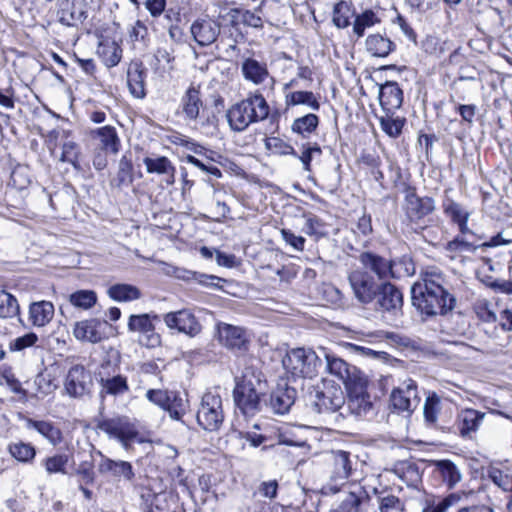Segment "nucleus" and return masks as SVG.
<instances>
[{
    "label": "nucleus",
    "mask_w": 512,
    "mask_h": 512,
    "mask_svg": "<svg viewBox=\"0 0 512 512\" xmlns=\"http://www.w3.org/2000/svg\"><path fill=\"white\" fill-rule=\"evenodd\" d=\"M380 23V18L371 9H367L355 16L353 23V32L358 38L363 37L367 28L373 27Z\"/></svg>",
    "instance_id": "49530a36"
},
{
    "label": "nucleus",
    "mask_w": 512,
    "mask_h": 512,
    "mask_svg": "<svg viewBox=\"0 0 512 512\" xmlns=\"http://www.w3.org/2000/svg\"><path fill=\"white\" fill-rule=\"evenodd\" d=\"M110 369L114 370L115 367H112L110 362L103 363L96 374V379L100 385L99 395L102 399L107 395H122L129 390L127 378L118 373H111Z\"/></svg>",
    "instance_id": "dca6fc26"
},
{
    "label": "nucleus",
    "mask_w": 512,
    "mask_h": 512,
    "mask_svg": "<svg viewBox=\"0 0 512 512\" xmlns=\"http://www.w3.org/2000/svg\"><path fill=\"white\" fill-rule=\"evenodd\" d=\"M181 106L187 119L196 120L202 107L200 91L194 86L189 87L181 99Z\"/></svg>",
    "instance_id": "c9c22d12"
},
{
    "label": "nucleus",
    "mask_w": 512,
    "mask_h": 512,
    "mask_svg": "<svg viewBox=\"0 0 512 512\" xmlns=\"http://www.w3.org/2000/svg\"><path fill=\"white\" fill-rule=\"evenodd\" d=\"M383 113L378 117L382 130L388 136L397 138L402 132L405 118L395 116V112L383 111Z\"/></svg>",
    "instance_id": "79ce46f5"
},
{
    "label": "nucleus",
    "mask_w": 512,
    "mask_h": 512,
    "mask_svg": "<svg viewBox=\"0 0 512 512\" xmlns=\"http://www.w3.org/2000/svg\"><path fill=\"white\" fill-rule=\"evenodd\" d=\"M241 74L244 80L257 86L270 78L266 62L259 61L253 57H246L242 60Z\"/></svg>",
    "instance_id": "cd10ccee"
},
{
    "label": "nucleus",
    "mask_w": 512,
    "mask_h": 512,
    "mask_svg": "<svg viewBox=\"0 0 512 512\" xmlns=\"http://www.w3.org/2000/svg\"><path fill=\"white\" fill-rule=\"evenodd\" d=\"M94 137L99 138L103 150L117 154L120 149V139L115 127L107 125L97 128L92 132Z\"/></svg>",
    "instance_id": "e433bc0d"
},
{
    "label": "nucleus",
    "mask_w": 512,
    "mask_h": 512,
    "mask_svg": "<svg viewBox=\"0 0 512 512\" xmlns=\"http://www.w3.org/2000/svg\"><path fill=\"white\" fill-rule=\"evenodd\" d=\"M19 314L17 299L5 290H0V317L11 318Z\"/></svg>",
    "instance_id": "6e6d98bb"
},
{
    "label": "nucleus",
    "mask_w": 512,
    "mask_h": 512,
    "mask_svg": "<svg viewBox=\"0 0 512 512\" xmlns=\"http://www.w3.org/2000/svg\"><path fill=\"white\" fill-rule=\"evenodd\" d=\"M99 54L107 67H115L121 61L122 48L115 41H106L100 44Z\"/></svg>",
    "instance_id": "c03bdc74"
},
{
    "label": "nucleus",
    "mask_w": 512,
    "mask_h": 512,
    "mask_svg": "<svg viewBox=\"0 0 512 512\" xmlns=\"http://www.w3.org/2000/svg\"><path fill=\"white\" fill-rule=\"evenodd\" d=\"M97 453L100 456L97 468L101 475L111 476L117 481L133 482L135 479V471L130 462L111 459L105 456L101 451Z\"/></svg>",
    "instance_id": "412c9836"
},
{
    "label": "nucleus",
    "mask_w": 512,
    "mask_h": 512,
    "mask_svg": "<svg viewBox=\"0 0 512 512\" xmlns=\"http://www.w3.org/2000/svg\"><path fill=\"white\" fill-rule=\"evenodd\" d=\"M391 472L409 487H418L422 481L419 466L412 461L404 460L395 463Z\"/></svg>",
    "instance_id": "72a5a7b5"
},
{
    "label": "nucleus",
    "mask_w": 512,
    "mask_h": 512,
    "mask_svg": "<svg viewBox=\"0 0 512 512\" xmlns=\"http://www.w3.org/2000/svg\"><path fill=\"white\" fill-rule=\"evenodd\" d=\"M163 321L170 330H177L178 333L185 334L191 338L197 336L202 331L201 323L194 313L187 308L164 314Z\"/></svg>",
    "instance_id": "2eb2a0df"
},
{
    "label": "nucleus",
    "mask_w": 512,
    "mask_h": 512,
    "mask_svg": "<svg viewBox=\"0 0 512 512\" xmlns=\"http://www.w3.org/2000/svg\"><path fill=\"white\" fill-rule=\"evenodd\" d=\"M282 363L294 378H313L322 365V355L310 348H295L287 352Z\"/></svg>",
    "instance_id": "39448f33"
},
{
    "label": "nucleus",
    "mask_w": 512,
    "mask_h": 512,
    "mask_svg": "<svg viewBox=\"0 0 512 512\" xmlns=\"http://www.w3.org/2000/svg\"><path fill=\"white\" fill-rule=\"evenodd\" d=\"M270 107L259 91L250 92L246 98L233 104L227 110V120L235 132L245 131L251 124L268 118Z\"/></svg>",
    "instance_id": "f03ea898"
},
{
    "label": "nucleus",
    "mask_w": 512,
    "mask_h": 512,
    "mask_svg": "<svg viewBox=\"0 0 512 512\" xmlns=\"http://www.w3.org/2000/svg\"><path fill=\"white\" fill-rule=\"evenodd\" d=\"M478 249V244L470 241L468 238L464 236H456L453 240L449 241L445 246V250L450 254H457L462 252H475ZM451 258H454V255H451Z\"/></svg>",
    "instance_id": "4d7b16f0"
},
{
    "label": "nucleus",
    "mask_w": 512,
    "mask_h": 512,
    "mask_svg": "<svg viewBox=\"0 0 512 512\" xmlns=\"http://www.w3.org/2000/svg\"><path fill=\"white\" fill-rule=\"evenodd\" d=\"M169 396V401L161 409L168 412L171 419L179 421L186 412V401L177 391H171Z\"/></svg>",
    "instance_id": "09e8293b"
},
{
    "label": "nucleus",
    "mask_w": 512,
    "mask_h": 512,
    "mask_svg": "<svg viewBox=\"0 0 512 512\" xmlns=\"http://www.w3.org/2000/svg\"><path fill=\"white\" fill-rule=\"evenodd\" d=\"M143 163L150 174H175L176 171L172 162L165 156L145 157Z\"/></svg>",
    "instance_id": "de8ad7c7"
},
{
    "label": "nucleus",
    "mask_w": 512,
    "mask_h": 512,
    "mask_svg": "<svg viewBox=\"0 0 512 512\" xmlns=\"http://www.w3.org/2000/svg\"><path fill=\"white\" fill-rule=\"evenodd\" d=\"M485 413L475 409L462 410L456 420V426L459 434L463 438H472V434L476 433L483 422Z\"/></svg>",
    "instance_id": "a878e982"
},
{
    "label": "nucleus",
    "mask_w": 512,
    "mask_h": 512,
    "mask_svg": "<svg viewBox=\"0 0 512 512\" xmlns=\"http://www.w3.org/2000/svg\"><path fill=\"white\" fill-rule=\"evenodd\" d=\"M323 489L326 494H338L335 512H367L369 494L356 480L343 485L326 484Z\"/></svg>",
    "instance_id": "20e7f679"
},
{
    "label": "nucleus",
    "mask_w": 512,
    "mask_h": 512,
    "mask_svg": "<svg viewBox=\"0 0 512 512\" xmlns=\"http://www.w3.org/2000/svg\"><path fill=\"white\" fill-rule=\"evenodd\" d=\"M97 428L109 435V437L117 439L126 449L139 434L133 424H131L126 418L120 417L103 419L98 422Z\"/></svg>",
    "instance_id": "f3484780"
},
{
    "label": "nucleus",
    "mask_w": 512,
    "mask_h": 512,
    "mask_svg": "<svg viewBox=\"0 0 512 512\" xmlns=\"http://www.w3.org/2000/svg\"><path fill=\"white\" fill-rule=\"evenodd\" d=\"M297 392L295 388L289 387L286 382L278 383L270 395V407L276 414L283 415L289 412L294 404Z\"/></svg>",
    "instance_id": "393cba45"
},
{
    "label": "nucleus",
    "mask_w": 512,
    "mask_h": 512,
    "mask_svg": "<svg viewBox=\"0 0 512 512\" xmlns=\"http://www.w3.org/2000/svg\"><path fill=\"white\" fill-rule=\"evenodd\" d=\"M435 468L443 483L449 489L454 488L462 479L460 470L451 460L444 459L436 461Z\"/></svg>",
    "instance_id": "4c0bfd02"
},
{
    "label": "nucleus",
    "mask_w": 512,
    "mask_h": 512,
    "mask_svg": "<svg viewBox=\"0 0 512 512\" xmlns=\"http://www.w3.org/2000/svg\"><path fill=\"white\" fill-rule=\"evenodd\" d=\"M54 305L50 301L32 302L29 306V322L35 327L46 326L54 317Z\"/></svg>",
    "instance_id": "473e14b6"
},
{
    "label": "nucleus",
    "mask_w": 512,
    "mask_h": 512,
    "mask_svg": "<svg viewBox=\"0 0 512 512\" xmlns=\"http://www.w3.org/2000/svg\"><path fill=\"white\" fill-rule=\"evenodd\" d=\"M347 278L353 295L359 303L368 305L375 300L380 283L372 274L356 268L349 272Z\"/></svg>",
    "instance_id": "9b49d317"
},
{
    "label": "nucleus",
    "mask_w": 512,
    "mask_h": 512,
    "mask_svg": "<svg viewBox=\"0 0 512 512\" xmlns=\"http://www.w3.org/2000/svg\"><path fill=\"white\" fill-rule=\"evenodd\" d=\"M68 462V457L64 454H57L48 457L44 461V467L49 474L64 473Z\"/></svg>",
    "instance_id": "774afa93"
},
{
    "label": "nucleus",
    "mask_w": 512,
    "mask_h": 512,
    "mask_svg": "<svg viewBox=\"0 0 512 512\" xmlns=\"http://www.w3.org/2000/svg\"><path fill=\"white\" fill-rule=\"evenodd\" d=\"M405 203H406V215L410 222L415 224V230L424 229L425 227L420 225V221L426 216L433 213L435 210V201L432 197L424 196L420 197L416 193V188L407 185L404 189Z\"/></svg>",
    "instance_id": "f8f14e48"
},
{
    "label": "nucleus",
    "mask_w": 512,
    "mask_h": 512,
    "mask_svg": "<svg viewBox=\"0 0 512 512\" xmlns=\"http://www.w3.org/2000/svg\"><path fill=\"white\" fill-rule=\"evenodd\" d=\"M80 148L74 141H66L62 145V154L60 160L62 162L70 163L74 168L80 169L78 157Z\"/></svg>",
    "instance_id": "680f3d73"
},
{
    "label": "nucleus",
    "mask_w": 512,
    "mask_h": 512,
    "mask_svg": "<svg viewBox=\"0 0 512 512\" xmlns=\"http://www.w3.org/2000/svg\"><path fill=\"white\" fill-rule=\"evenodd\" d=\"M352 231L358 237V244L362 248L368 247L371 234L373 233L371 215L364 214L360 217L356 224V229H353Z\"/></svg>",
    "instance_id": "8fccbe9b"
},
{
    "label": "nucleus",
    "mask_w": 512,
    "mask_h": 512,
    "mask_svg": "<svg viewBox=\"0 0 512 512\" xmlns=\"http://www.w3.org/2000/svg\"><path fill=\"white\" fill-rule=\"evenodd\" d=\"M319 117L314 113H308L304 116L294 119L291 125L293 133L303 138H309L319 126Z\"/></svg>",
    "instance_id": "58836bf2"
},
{
    "label": "nucleus",
    "mask_w": 512,
    "mask_h": 512,
    "mask_svg": "<svg viewBox=\"0 0 512 512\" xmlns=\"http://www.w3.org/2000/svg\"><path fill=\"white\" fill-rule=\"evenodd\" d=\"M350 16V7L347 3L340 2L334 7L332 21L337 28H347L350 25Z\"/></svg>",
    "instance_id": "052dcab7"
},
{
    "label": "nucleus",
    "mask_w": 512,
    "mask_h": 512,
    "mask_svg": "<svg viewBox=\"0 0 512 512\" xmlns=\"http://www.w3.org/2000/svg\"><path fill=\"white\" fill-rule=\"evenodd\" d=\"M421 48L426 54L435 57H441L446 51L445 42L435 35H427L421 42Z\"/></svg>",
    "instance_id": "bf43d9fd"
},
{
    "label": "nucleus",
    "mask_w": 512,
    "mask_h": 512,
    "mask_svg": "<svg viewBox=\"0 0 512 512\" xmlns=\"http://www.w3.org/2000/svg\"><path fill=\"white\" fill-rule=\"evenodd\" d=\"M462 498L460 493H450L445 497L430 495L424 500L422 512H447V510L457 505Z\"/></svg>",
    "instance_id": "f704fd0d"
},
{
    "label": "nucleus",
    "mask_w": 512,
    "mask_h": 512,
    "mask_svg": "<svg viewBox=\"0 0 512 512\" xmlns=\"http://www.w3.org/2000/svg\"><path fill=\"white\" fill-rule=\"evenodd\" d=\"M107 293L117 302H129L141 298V291L131 284H114L108 288Z\"/></svg>",
    "instance_id": "ea45409f"
},
{
    "label": "nucleus",
    "mask_w": 512,
    "mask_h": 512,
    "mask_svg": "<svg viewBox=\"0 0 512 512\" xmlns=\"http://www.w3.org/2000/svg\"><path fill=\"white\" fill-rule=\"evenodd\" d=\"M93 389V379L90 371L83 365L71 366L64 379V391L71 398L82 399L89 396Z\"/></svg>",
    "instance_id": "ddd939ff"
},
{
    "label": "nucleus",
    "mask_w": 512,
    "mask_h": 512,
    "mask_svg": "<svg viewBox=\"0 0 512 512\" xmlns=\"http://www.w3.org/2000/svg\"><path fill=\"white\" fill-rule=\"evenodd\" d=\"M378 501L380 512H404V504L392 494L381 495Z\"/></svg>",
    "instance_id": "69168bd1"
},
{
    "label": "nucleus",
    "mask_w": 512,
    "mask_h": 512,
    "mask_svg": "<svg viewBox=\"0 0 512 512\" xmlns=\"http://www.w3.org/2000/svg\"><path fill=\"white\" fill-rule=\"evenodd\" d=\"M31 184L29 168L25 165H17L11 172L9 185L20 193H25Z\"/></svg>",
    "instance_id": "a18cd8bd"
},
{
    "label": "nucleus",
    "mask_w": 512,
    "mask_h": 512,
    "mask_svg": "<svg viewBox=\"0 0 512 512\" xmlns=\"http://www.w3.org/2000/svg\"><path fill=\"white\" fill-rule=\"evenodd\" d=\"M134 181L133 163L131 158L123 155L119 160L117 175L113 180V184L118 187H128Z\"/></svg>",
    "instance_id": "37998d69"
},
{
    "label": "nucleus",
    "mask_w": 512,
    "mask_h": 512,
    "mask_svg": "<svg viewBox=\"0 0 512 512\" xmlns=\"http://www.w3.org/2000/svg\"><path fill=\"white\" fill-rule=\"evenodd\" d=\"M160 321L156 313L132 314L129 316L127 327L130 332L140 335L139 342L154 348L161 344V336L155 331L154 322Z\"/></svg>",
    "instance_id": "9d476101"
},
{
    "label": "nucleus",
    "mask_w": 512,
    "mask_h": 512,
    "mask_svg": "<svg viewBox=\"0 0 512 512\" xmlns=\"http://www.w3.org/2000/svg\"><path fill=\"white\" fill-rule=\"evenodd\" d=\"M309 402L317 413H333L344 406V391L333 382H323L309 391Z\"/></svg>",
    "instance_id": "423d86ee"
},
{
    "label": "nucleus",
    "mask_w": 512,
    "mask_h": 512,
    "mask_svg": "<svg viewBox=\"0 0 512 512\" xmlns=\"http://www.w3.org/2000/svg\"><path fill=\"white\" fill-rule=\"evenodd\" d=\"M365 48L372 57L385 58L395 50L396 44L386 34L374 33L366 38Z\"/></svg>",
    "instance_id": "2f4dec72"
},
{
    "label": "nucleus",
    "mask_w": 512,
    "mask_h": 512,
    "mask_svg": "<svg viewBox=\"0 0 512 512\" xmlns=\"http://www.w3.org/2000/svg\"><path fill=\"white\" fill-rule=\"evenodd\" d=\"M287 106L306 105L314 111L320 109V102L312 91H294L290 92L285 97Z\"/></svg>",
    "instance_id": "a19ab883"
},
{
    "label": "nucleus",
    "mask_w": 512,
    "mask_h": 512,
    "mask_svg": "<svg viewBox=\"0 0 512 512\" xmlns=\"http://www.w3.org/2000/svg\"><path fill=\"white\" fill-rule=\"evenodd\" d=\"M366 378L346 387L347 399L345 403L347 409L356 416H365L372 409V401L367 390Z\"/></svg>",
    "instance_id": "aec40b11"
},
{
    "label": "nucleus",
    "mask_w": 512,
    "mask_h": 512,
    "mask_svg": "<svg viewBox=\"0 0 512 512\" xmlns=\"http://www.w3.org/2000/svg\"><path fill=\"white\" fill-rule=\"evenodd\" d=\"M319 351L326 362V372L342 381L345 388L365 378L356 366L346 362L330 349L319 347Z\"/></svg>",
    "instance_id": "6e6552de"
},
{
    "label": "nucleus",
    "mask_w": 512,
    "mask_h": 512,
    "mask_svg": "<svg viewBox=\"0 0 512 512\" xmlns=\"http://www.w3.org/2000/svg\"><path fill=\"white\" fill-rule=\"evenodd\" d=\"M379 102L382 111L396 112L403 103V91L397 82L387 81L380 86Z\"/></svg>",
    "instance_id": "c85d7f7f"
},
{
    "label": "nucleus",
    "mask_w": 512,
    "mask_h": 512,
    "mask_svg": "<svg viewBox=\"0 0 512 512\" xmlns=\"http://www.w3.org/2000/svg\"><path fill=\"white\" fill-rule=\"evenodd\" d=\"M219 341L231 350L246 351L248 349L249 340L246 332L241 327L230 324L219 325L218 328Z\"/></svg>",
    "instance_id": "b1692460"
},
{
    "label": "nucleus",
    "mask_w": 512,
    "mask_h": 512,
    "mask_svg": "<svg viewBox=\"0 0 512 512\" xmlns=\"http://www.w3.org/2000/svg\"><path fill=\"white\" fill-rule=\"evenodd\" d=\"M374 301L376 311L397 315L402 310L403 294L391 282H381Z\"/></svg>",
    "instance_id": "6ab92c4d"
},
{
    "label": "nucleus",
    "mask_w": 512,
    "mask_h": 512,
    "mask_svg": "<svg viewBox=\"0 0 512 512\" xmlns=\"http://www.w3.org/2000/svg\"><path fill=\"white\" fill-rule=\"evenodd\" d=\"M439 271H427L422 280L411 287V300L415 309L425 317L445 316L456 306V298L446 286Z\"/></svg>",
    "instance_id": "f257e3e1"
},
{
    "label": "nucleus",
    "mask_w": 512,
    "mask_h": 512,
    "mask_svg": "<svg viewBox=\"0 0 512 512\" xmlns=\"http://www.w3.org/2000/svg\"><path fill=\"white\" fill-rule=\"evenodd\" d=\"M421 398L418 394L416 382L408 379L402 385L394 389L390 396V403L393 409L398 412L412 413L420 404Z\"/></svg>",
    "instance_id": "a211bd4d"
},
{
    "label": "nucleus",
    "mask_w": 512,
    "mask_h": 512,
    "mask_svg": "<svg viewBox=\"0 0 512 512\" xmlns=\"http://www.w3.org/2000/svg\"><path fill=\"white\" fill-rule=\"evenodd\" d=\"M190 31L197 44L204 47L216 42L221 26L213 19H198L191 25Z\"/></svg>",
    "instance_id": "5701e85b"
},
{
    "label": "nucleus",
    "mask_w": 512,
    "mask_h": 512,
    "mask_svg": "<svg viewBox=\"0 0 512 512\" xmlns=\"http://www.w3.org/2000/svg\"><path fill=\"white\" fill-rule=\"evenodd\" d=\"M8 451L13 458L23 463L32 461L36 455L35 447L22 441L9 444Z\"/></svg>",
    "instance_id": "3c124183"
},
{
    "label": "nucleus",
    "mask_w": 512,
    "mask_h": 512,
    "mask_svg": "<svg viewBox=\"0 0 512 512\" xmlns=\"http://www.w3.org/2000/svg\"><path fill=\"white\" fill-rule=\"evenodd\" d=\"M339 167L338 165L337 167H331L324 171L321 176V183L316 184L322 191L334 194L338 190L341 184V177L338 171Z\"/></svg>",
    "instance_id": "864d4df0"
},
{
    "label": "nucleus",
    "mask_w": 512,
    "mask_h": 512,
    "mask_svg": "<svg viewBox=\"0 0 512 512\" xmlns=\"http://www.w3.org/2000/svg\"><path fill=\"white\" fill-rule=\"evenodd\" d=\"M262 390L261 373L246 368L233 391L234 402L245 416H253L260 411Z\"/></svg>",
    "instance_id": "7ed1b4c3"
},
{
    "label": "nucleus",
    "mask_w": 512,
    "mask_h": 512,
    "mask_svg": "<svg viewBox=\"0 0 512 512\" xmlns=\"http://www.w3.org/2000/svg\"><path fill=\"white\" fill-rule=\"evenodd\" d=\"M487 478L504 492H512V475L498 467L489 466L486 470Z\"/></svg>",
    "instance_id": "603ef678"
},
{
    "label": "nucleus",
    "mask_w": 512,
    "mask_h": 512,
    "mask_svg": "<svg viewBox=\"0 0 512 512\" xmlns=\"http://www.w3.org/2000/svg\"><path fill=\"white\" fill-rule=\"evenodd\" d=\"M441 406V399L436 393H432L426 397L424 408H423V415L425 422L430 425L434 426L437 422V415L440 411Z\"/></svg>",
    "instance_id": "5fc2aeb1"
},
{
    "label": "nucleus",
    "mask_w": 512,
    "mask_h": 512,
    "mask_svg": "<svg viewBox=\"0 0 512 512\" xmlns=\"http://www.w3.org/2000/svg\"><path fill=\"white\" fill-rule=\"evenodd\" d=\"M357 459L349 452L336 450L330 456V476L327 484H348L356 472Z\"/></svg>",
    "instance_id": "4468645a"
},
{
    "label": "nucleus",
    "mask_w": 512,
    "mask_h": 512,
    "mask_svg": "<svg viewBox=\"0 0 512 512\" xmlns=\"http://www.w3.org/2000/svg\"><path fill=\"white\" fill-rule=\"evenodd\" d=\"M444 212L452 219L454 223L468 220L469 213L457 202L448 199L444 205Z\"/></svg>",
    "instance_id": "338daca9"
},
{
    "label": "nucleus",
    "mask_w": 512,
    "mask_h": 512,
    "mask_svg": "<svg viewBox=\"0 0 512 512\" xmlns=\"http://www.w3.org/2000/svg\"><path fill=\"white\" fill-rule=\"evenodd\" d=\"M88 16V2L86 0H64L60 4L58 17L60 23L66 26H76Z\"/></svg>",
    "instance_id": "4be33fe9"
},
{
    "label": "nucleus",
    "mask_w": 512,
    "mask_h": 512,
    "mask_svg": "<svg viewBox=\"0 0 512 512\" xmlns=\"http://www.w3.org/2000/svg\"><path fill=\"white\" fill-rule=\"evenodd\" d=\"M358 260L361 269L366 270L380 281L386 282L390 279L401 278L400 273L395 269L393 258H387L367 250L360 253Z\"/></svg>",
    "instance_id": "1a4fd4ad"
},
{
    "label": "nucleus",
    "mask_w": 512,
    "mask_h": 512,
    "mask_svg": "<svg viewBox=\"0 0 512 512\" xmlns=\"http://www.w3.org/2000/svg\"><path fill=\"white\" fill-rule=\"evenodd\" d=\"M322 154V149L317 143H307L303 145V151L301 155H298V159L303 165V169L307 172L311 171V162L316 156Z\"/></svg>",
    "instance_id": "e2e57ef3"
},
{
    "label": "nucleus",
    "mask_w": 512,
    "mask_h": 512,
    "mask_svg": "<svg viewBox=\"0 0 512 512\" xmlns=\"http://www.w3.org/2000/svg\"><path fill=\"white\" fill-rule=\"evenodd\" d=\"M106 324L97 319L83 320L75 324L73 334L78 340L98 343L105 338L102 328Z\"/></svg>",
    "instance_id": "c756f323"
},
{
    "label": "nucleus",
    "mask_w": 512,
    "mask_h": 512,
    "mask_svg": "<svg viewBox=\"0 0 512 512\" xmlns=\"http://www.w3.org/2000/svg\"><path fill=\"white\" fill-rule=\"evenodd\" d=\"M97 295L92 290H78L70 295L72 305L82 309H89L96 304Z\"/></svg>",
    "instance_id": "13d9d810"
},
{
    "label": "nucleus",
    "mask_w": 512,
    "mask_h": 512,
    "mask_svg": "<svg viewBox=\"0 0 512 512\" xmlns=\"http://www.w3.org/2000/svg\"><path fill=\"white\" fill-rule=\"evenodd\" d=\"M224 421L223 404L220 395L206 392L197 411V422L206 431H218Z\"/></svg>",
    "instance_id": "0eeeda50"
},
{
    "label": "nucleus",
    "mask_w": 512,
    "mask_h": 512,
    "mask_svg": "<svg viewBox=\"0 0 512 512\" xmlns=\"http://www.w3.org/2000/svg\"><path fill=\"white\" fill-rule=\"evenodd\" d=\"M324 228L325 224L319 217L315 215H308L306 217L303 230L307 235L314 236L316 239L322 238L327 235Z\"/></svg>",
    "instance_id": "0e129e2a"
},
{
    "label": "nucleus",
    "mask_w": 512,
    "mask_h": 512,
    "mask_svg": "<svg viewBox=\"0 0 512 512\" xmlns=\"http://www.w3.org/2000/svg\"><path fill=\"white\" fill-rule=\"evenodd\" d=\"M147 68L141 61H132L127 69V84L130 93L138 99L146 96L145 79Z\"/></svg>",
    "instance_id": "bb28decb"
},
{
    "label": "nucleus",
    "mask_w": 512,
    "mask_h": 512,
    "mask_svg": "<svg viewBox=\"0 0 512 512\" xmlns=\"http://www.w3.org/2000/svg\"><path fill=\"white\" fill-rule=\"evenodd\" d=\"M25 423L27 429L37 431L53 446L59 445L63 440L61 429L52 421L27 418Z\"/></svg>",
    "instance_id": "7c9ffc66"
}]
</instances>
